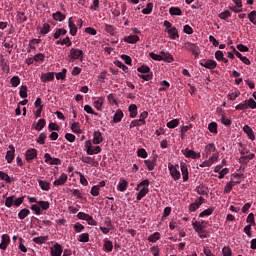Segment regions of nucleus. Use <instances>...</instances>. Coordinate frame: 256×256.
Segmentation results:
<instances>
[{
	"label": "nucleus",
	"instance_id": "f257e3e1",
	"mask_svg": "<svg viewBox=\"0 0 256 256\" xmlns=\"http://www.w3.org/2000/svg\"><path fill=\"white\" fill-rule=\"evenodd\" d=\"M234 177L237 180V182L231 180L230 182H228L226 184V186L224 187V193L227 194V193H231V191H233V187H235L236 185H239L241 184V179H243V177H245V175L243 174H235Z\"/></svg>",
	"mask_w": 256,
	"mask_h": 256
},
{
	"label": "nucleus",
	"instance_id": "f03ea898",
	"mask_svg": "<svg viewBox=\"0 0 256 256\" xmlns=\"http://www.w3.org/2000/svg\"><path fill=\"white\" fill-rule=\"evenodd\" d=\"M83 50L81 49H77V48H72L70 50V54L68 56V59L71 63H73V61H77V59L79 61H83Z\"/></svg>",
	"mask_w": 256,
	"mask_h": 256
},
{
	"label": "nucleus",
	"instance_id": "7ed1b4c3",
	"mask_svg": "<svg viewBox=\"0 0 256 256\" xmlns=\"http://www.w3.org/2000/svg\"><path fill=\"white\" fill-rule=\"evenodd\" d=\"M185 49L186 51H190V53H192V55H194L195 57H199V53H201V50H199V46L191 42L185 43Z\"/></svg>",
	"mask_w": 256,
	"mask_h": 256
},
{
	"label": "nucleus",
	"instance_id": "20e7f679",
	"mask_svg": "<svg viewBox=\"0 0 256 256\" xmlns=\"http://www.w3.org/2000/svg\"><path fill=\"white\" fill-rule=\"evenodd\" d=\"M181 153L185 155L187 159H201V153L190 150L189 148L181 150Z\"/></svg>",
	"mask_w": 256,
	"mask_h": 256
},
{
	"label": "nucleus",
	"instance_id": "39448f33",
	"mask_svg": "<svg viewBox=\"0 0 256 256\" xmlns=\"http://www.w3.org/2000/svg\"><path fill=\"white\" fill-rule=\"evenodd\" d=\"M168 169H169L170 175H171L172 179H174V181H179V179H181V172H179V170H177V167H175V165L169 163Z\"/></svg>",
	"mask_w": 256,
	"mask_h": 256
},
{
	"label": "nucleus",
	"instance_id": "423d86ee",
	"mask_svg": "<svg viewBox=\"0 0 256 256\" xmlns=\"http://www.w3.org/2000/svg\"><path fill=\"white\" fill-rule=\"evenodd\" d=\"M45 163L48 165H61V159L51 157V154H44Z\"/></svg>",
	"mask_w": 256,
	"mask_h": 256
},
{
	"label": "nucleus",
	"instance_id": "0eeeda50",
	"mask_svg": "<svg viewBox=\"0 0 256 256\" xmlns=\"http://www.w3.org/2000/svg\"><path fill=\"white\" fill-rule=\"evenodd\" d=\"M205 154H203V158L207 159V157H209V155L212 153H219L217 151V147H215V144L213 143H209L208 145L205 146Z\"/></svg>",
	"mask_w": 256,
	"mask_h": 256
},
{
	"label": "nucleus",
	"instance_id": "6e6552de",
	"mask_svg": "<svg viewBox=\"0 0 256 256\" xmlns=\"http://www.w3.org/2000/svg\"><path fill=\"white\" fill-rule=\"evenodd\" d=\"M26 161L27 163H31L33 159H36L37 157V149L35 148H30L26 151L25 153Z\"/></svg>",
	"mask_w": 256,
	"mask_h": 256
},
{
	"label": "nucleus",
	"instance_id": "1a4fd4ad",
	"mask_svg": "<svg viewBox=\"0 0 256 256\" xmlns=\"http://www.w3.org/2000/svg\"><path fill=\"white\" fill-rule=\"evenodd\" d=\"M148 171H153L157 165V156H153L152 158L144 161Z\"/></svg>",
	"mask_w": 256,
	"mask_h": 256
},
{
	"label": "nucleus",
	"instance_id": "9d476101",
	"mask_svg": "<svg viewBox=\"0 0 256 256\" xmlns=\"http://www.w3.org/2000/svg\"><path fill=\"white\" fill-rule=\"evenodd\" d=\"M50 253L52 256L63 255V246H61V244H59V243L54 244V246L51 248Z\"/></svg>",
	"mask_w": 256,
	"mask_h": 256
},
{
	"label": "nucleus",
	"instance_id": "9b49d317",
	"mask_svg": "<svg viewBox=\"0 0 256 256\" xmlns=\"http://www.w3.org/2000/svg\"><path fill=\"white\" fill-rule=\"evenodd\" d=\"M201 67H205V69H215L217 67V62L215 60H204L200 62Z\"/></svg>",
	"mask_w": 256,
	"mask_h": 256
},
{
	"label": "nucleus",
	"instance_id": "f8f14e48",
	"mask_svg": "<svg viewBox=\"0 0 256 256\" xmlns=\"http://www.w3.org/2000/svg\"><path fill=\"white\" fill-rule=\"evenodd\" d=\"M180 169L182 173L183 182L186 183V181H189V169L187 168V164L183 162L180 163Z\"/></svg>",
	"mask_w": 256,
	"mask_h": 256
},
{
	"label": "nucleus",
	"instance_id": "ddd939ff",
	"mask_svg": "<svg viewBox=\"0 0 256 256\" xmlns=\"http://www.w3.org/2000/svg\"><path fill=\"white\" fill-rule=\"evenodd\" d=\"M9 149L10 150L7 151L5 158L7 163H13V159H15V146L10 145Z\"/></svg>",
	"mask_w": 256,
	"mask_h": 256
},
{
	"label": "nucleus",
	"instance_id": "4468645a",
	"mask_svg": "<svg viewBox=\"0 0 256 256\" xmlns=\"http://www.w3.org/2000/svg\"><path fill=\"white\" fill-rule=\"evenodd\" d=\"M103 133L101 131L96 130L93 133V144L94 145H100V143H103Z\"/></svg>",
	"mask_w": 256,
	"mask_h": 256
},
{
	"label": "nucleus",
	"instance_id": "2eb2a0df",
	"mask_svg": "<svg viewBox=\"0 0 256 256\" xmlns=\"http://www.w3.org/2000/svg\"><path fill=\"white\" fill-rule=\"evenodd\" d=\"M40 79L43 83H49L55 79V72L42 73Z\"/></svg>",
	"mask_w": 256,
	"mask_h": 256
},
{
	"label": "nucleus",
	"instance_id": "dca6fc26",
	"mask_svg": "<svg viewBox=\"0 0 256 256\" xmlns=\"http://www.w3.org/2000/svg\"><path fill=\"white\" fill-rule=\"evenodd\" d=\"M9 243H11V238L9 237V235L7 234H3L2 235V240H1V243H0V249L2 251H5L9 245Z\"/></svg>",
	"mask_w": 256,
	"mask_h": 256
},
{
	"label": "nucleus",
	"instance_id": "f3484780",
	"mask_svg": "<svg viewBox=\"0 0 256 256\" xmlns=\"http://www.w3.org/2000/svg\"><path fill=\"white\" fill-rule=\"evenodd\" d=\"M160 55H161L162 61H164L165 63H173V61H175V58L169 52L160 51Z\"/></svg>",
	"mask_w": 256,
	"mask_h": 256
},
{
	"label": "nucleus",
	"instance_id": "a211bd4d",
	"mask_svg": "<svg viewBox=\"0 0 256 256\" xmlns=\"http://www.w3.org/2000/svg\"><path fill=\"white\" fill-rule=\"evenodd\" d=\"M82 163H87V165H92V167H99V162L95 161V158H91L89 156H82Z\"/></svg>",
	"mask_w": 256,
	"mask_h": 256
},
{
	"label": "nucleus",
	"instance_id": "6ab92c4d",
	"mask_svg": "<svg viewBox=\"0 0 256 256\" xmlns=\"http://www.w3.org/2000/svg\"><path fill=\"white\" fill-rule=\"evenodd\" d=\"M243 131H244V133H246L247 137H248L251 141H255V132H253V128H251V126H249V125H244Z\"/></svg>",
	"mask_w": 256,
	"mask_h": 256
},
{
	"label": "nucleus",
	"instance_id": "aec40b11",
	"mask_svg": "<svg viewBox=\"0 0 256 256\" xmlns=\"http://www.w3.org/2000/svg\"><path fill=\"white\" fill-rule=\"evenodd\" d=\"M196 192L198 193V195H208L209 187H207V185L201 183L196 187Z\"/></svg>",
	"mask_w": 256,
	"mask_h": 256
},
{
	"label": "nucleus",
	"instance_id": "412c9836",
	"mask_svg": "<svg viewBox=\"0 0 256 256\" xmlns=\"http://www.w3.org/2000/svg\"><path fill=\"white\" fill-rule=\"evenodd\" d=\"M67 179H68L67 174L62 173L61 176L53 182L54 187H59L64 183H67Z\"/></svg>",
	"mask_w": 256,
	"mask_h": 256
},
{
	"label": "nucleus",
	"instance_id": "4be33fe9",
	"mask_svg": "<svg viewBox=\"0 0 256 256\" xmlns=\"http://www.w3.org/2000/svg\"><path fill=\"white\" fill-rule=\"evenodd\" d=\"M253 159H255V154L250 153L249 155L241 156L239 158V163H241V165H247V163H249Z\"/></svg>",
	"mask_w": 256,
	"mask_h": 256
},
{
	"label": "nucleus",
	"instance_id": "5701e85b",
	"mask_svg": "<svg viewBox=\"0 0 256 256\" xmlns=\"http://www.w3.org/2000/svg\"><path fill=\"white\" fill-rule=\"evenodd\" d=\"M68 26L70 29V35H72V37H75V35H77V25H75V23L73 22V17L69 18Z\"/></svg>",
	"mask_w": 256,
	"mask_h": 256
},
{
	"label": "nucleus",
	"instance_id": "b1692460",
	"mask_svg": "<svg viewBox=\"0 0 256 256\" xmlns=\"http://www.w3.org/2000/svg\"><path fill=\"white\" fill-rule=\"evenodd\" d=\"M127 187H129V182H127V180L121 178L118 183V186H117L118 191H121V193H123V192L127 191Z\"/></svg>",
	"mask_w": 256,
	"mask_h": 256
},
{
	"label": "nucleus",
	"instance_id": "393cba45",
	"mask_svg": "<svg viewBox=\"0 0 256 256\" xmlns=\"http://www.w3.org/2000/svg\"><path fill=\"white\" fill-rule=\"evenodd\" d=\"M193 229L196 233H205V226L201 224V222L196 221L192 223Z\"/></svg>",
	"mask_w": 256,
	"mask_h": 256
},
{
	"label": "nucleus",
	"instance_id": "a878e982",
	"mask_svg": "<svg viewBox=\"0 0 256 256\" xmlns=\"http://www.w3.org/2000/svg\"><path fill=\"white\" fill-rule=\"evenodd\" d=\"M166 32L168 33L170 39H179V31H177L176 27H172L168 29Z\"/></svg>",
	"mask_w": 256,
	"mask_h": 256
},
{
	"label": "nucleus",
	"instance_id": "bb28decb",
	"mask_svg": "<svg viewBox=\"0 0 256 256\" xmlns=\"http://www.w3.org/2000/svg\"><path fill=\"white\" fill-rule=\"evenodd\" d=\"M104 29L111 37H115V33L117 32V28L115 26L111 24H104Z\"/></svg>",
	"mask_w": 256,
	"mask_h": 256
},
{
	"label": "nucleus",
	"instance_id": "cd10ccee",
	"mask_svg": "<svg viewBox=\"0 0 256 256\" xmlns=\"http://www.w3.org/2000/svg\"><path fill=\"white\" fill-rule=\"evenodd\" d=\"M33 243H36L37 245H43L49 241V236H39V237H34L32 239Z\"/></svg>",
	"mask_w": 256,
	"mask_h": 256
},
{
	"label": "nucleus",
	"instance_id": "c85d7f7f",
	"mask_svg": "<svg viewBox=\"0 0 256 256\" xmlns=\"http://www.w3.org/2000/svg\"><path fill=\"white\" fill-rule=\"evenodd\" d=\"M71 130L73 131V133H77L78 135H81V133H83V131L81 130V125L79 124V122H75V121H71Z\"/></svg>",
	"mask_w": 256,
	"mask_h": 256
},
{
	"label": "nucleus",
	"instance_id": "c756f323",
	"mask_svg": "<svg viewBox=\"0 0 256 256\" xmlns=\"http://www.w3.org/2000/svg\"><path fill=\"white\" fill-rule=\"evenodd\" d=\"M123 119V110L118 109L116 113L113 116V123H121V120Z\"/></svg>",
	"mask_w": 256,
	"mask_h": 256
},
{
	"label": "nucleus",
	"instance_id": "7c9ffc66",
	"mask_svg": "<svg viewBox=\"0 0 256 256\" xmlns=\"http://www.w3.org/2000/svg\"><path fill=\"white\" fill-rule=\"evenodd\" d=\"M103 103H105V97H99L96 101H94V107L97 111H101L103 109Z\"/></svg>",
	"mask_w": 256,
	"mask_h": 256
},
{
	"label": "nucleus",
	"instance_id": "2f4dec72",
	"mask_svg": "<svg viewBox=\"0 0 256 256\" xmlns=\"http://www.w3.org/2000/svg\"><path fill=\"white\" fill-rule=\"evenodd\" d=\"M128 111H129V113H130L131 119H135V117H137V115H138L137 105L131 104V105L128 107Z\"/></svg>",
	"mask_w": 256,
	"mask_h": 256
},
{
	"label": "nucleus",
	"instance_id": "473e14b6",
	"mask_svg": "<svg viewBox=\"0 0 256 256\" xmlns=\"http://www.w3.org/2000/svg\"><path fill=\"white\" fill-rule=\"evenodd\" d=\"M169 14L172 15V16H178L179 17V16L183 15V11L179 7H171L169 9Z\"/></svg>",
	"mask_w": 256,
	"mask_h": 256
},
{
	"label": "nucleus",
	"instance_id": "72a5a7b5",
	"mask_svg": "<svg viewBox=\"0 0 256 256\" xmlns=\"http://www.w3.org/2000/svg\"><path fill=\"white\" fill-rule=\"evenodd\" d=\"M39 187L42 189V191H49L51 189V183L44 181V180H39Z\"/></svg>",
	"mask_w": 256,
	"mask_h": 256
},
{
	"label": "nucleus",
	"instance_id": "f704fd0d",
	"mask_svg": "<svg viewBox=\"0 0 256 256\" xmlns=\"http://www.w3.org/2000/svg\"><path fill=\"white\" fill-rule=\"evenodd\" d=\"M159 239H161V233H159V232H155L148 237V241L150 243H157V241H159Z\"/></svg>",
	"mask_w": 256,
	"mask_h": 256
},
{
	"label": "nucleus",
	"instance_id": "c9c22d12",
	"mask_svg": "<svg viewBox=\"0 0 256 256\" xmlns=\"http://www.w3.org/2000/svg\"><path fill=\"white\" fill-rule=\"evenodd\" d=\"M147 193H149V188L143 187V188L139 191V193L137 194L136 199H137L138 201H141V199H143V197H145V195H147Z\"/></svg>",
	"mask_w": 256,
	"mask_h": 256
},
{
	"label": "nucleus",
	"instance_id": "e433bc0d",
	"mask_svg": "<svg viewBox=\"0 0 256 256\" xmlns=\"http://www.w3.org/2000/svg\"><path fill=\"white\" fill-rule=\"evenodd\" d=\"M105 251L111 252L113 251V242L109 239H104V245H103Z\"/></svg>",
	"mask_w": 256,
	"mask_h": 256
},
{
	"label": "nucleus",
	"instance_id": "4c0bfd02",
	"mask_svg": "<svg viewBox=\"0 0 256 256\" xmlns=\"http://www.w3.org/2000/svg\"><path fill=\"white\" fill-rule=\"evenodd\" d=\"M13 205H15V195L6 197L5 207H8L10 209V207H12Z\"/></svg>",
	"mask_w": 256,
	"mask_h": 256
},
{
	"label": "nucleus",
	"instance_id": "58836bf2",
	"mask_svg": "<svg viewBox=\"0 0 256 256\" xmlns=\"http://www.w3.org/2000/svg\"><path fill=\"white\" fill-rule=\"evenodd\" d=\"M52 17L54 21H65V14L61 13L60 11H57L56 13L52 14Z\"/></svg>",
	"mask_w": 256,
	"mask_h": 256
},
{
	"label": "nucleus",
	"instance_id": "ea45409f",
	"mask_svg": "<svg viewBox=\"0 0 256 256\" xmlns=\"http://www.w3.org/2000/svg\"><path fill=\"white\" fill-rule=\"evenodd\" d=\"M37 205H39L40 209H42V211H47V209H49V207H51V203H49V201H38Z\"/></svg>",
	"mask_w": 256,
	"mask_h": 256
},
{
	"label": "nucleus",
	"instance_id": "a19ab883",
	"mask_svg": "<svg viewBox=\"0 0 256 256\" xmlns=\"http://www.w3.org/2000/svg\"><path fill=\"white\" fill-rule=\"evenodd\" d=\"M139 79L144 81H151L153 79V72H146V74H138Z\"/></svg>",
	"mask_w": 256,
	"mask_h": 256
},
{
	"label": "nucleus",
	"instance_id": "79ce46f5",
	"mask_svg": "<svg viewBox=\"0 0 256 256\" xmlns=\"http://www.w3.org/2000/svg\"><path fill=\"white\" fill-rule=\"evenodd\" d=\"M0 179L2 181H6V183H13V179L11 177H9V174L0 171Z\"/></svg>",
	"mask_w": 256,
	"mask_h": 256
},
{
	"label": "nucleus",
	"instance_id": "37998d69",
	"mask_svg": "<svg viewBox=\"0 0 256 256\" xmlns=\"http://www.w3.org/2000/svg\"><path fill=\"white\" fill-rule=\"evenodd\" d=\"M124 41H125L126 43H131V44L137 43V41H139V36H137V35H130V36H127V37L124 39Z\"/></svg>",
	"mask_w": 256,
	"mask_h": 256
},
{
	"label": "nucleus",
	"instance_id": "c03bdc74",
	"mask_svg": "<svg viewBox=\"0 0 256 256\" xmlns=\"http://www.w3.org/2000/svg\"><path fill=\"white\" fill-rule=\"evenodd\" d=\"M80 243H89V233H82L78 236Z\"/></svg>",
	"mask_w": 256,
	"mask_h": 256
},
{
	"label": "nucleus",
	"instance_id": "a18cd8bd",
	"mask_svg": "<svg viewBox=\"0 0 256 256\" xmlns=\"http://www.w3.org/2000/svg\"><path fill=\"white\" fill-rule=\"evenodd\" d=\"M160 85H161V87L159 88L160 93L163 91H167V89L171 87V84L167 80L160 82Z\"/></svg>",
	"mask_w": 256,
	"mask_h": 256
},
{
	"label": "nucleus",
	"instance_id": "49530a36",
	"mask_svg": "<svg viewBox=\"0 0 256 256\" xmlns=\"http://www.w3.org/2000/svg\"><path fill=\"white\" fill-rule=\"evenodd\" d=\"M10 83L12 87H19V85L21 84V78H19V76H13L10 79Z\"/></svg>",
	"mask_w": 256,
	"mask_h": 256
},
{
	"label": "nucleus",
	"instance_id": "de8ad7c7",
	"mask_svg": "<svg viewBox=\"0 0 256 256\" xmlns=\"http://www.w3.org/2000/svg\"><path fill=\"white\" fill-rule=\"evenodd\" d=\"M219 19H222L223 21H227L229 17H231V12L229 10H225L224 12H221L218 14Z\"/></svg>",
	"mask_w": 256,
	"mask_h": 256
},
{
	"label": "nucleus",
	"instance_id": "09e8293b",
	"mask_svg": "<svg viewBox=\"0 0 256 256\" xmlns=\"http://www.w3.org/2000/svg\"><path fill=\"white\" fill-rule=\"evenodd\" d=\"M45 125H47V121H45V119L38 120L37 125L35 127L36 131H42Z\"/></svg>",
	"mask_w": 256,
	"mask_h": 256
},
{
	"label": "nucleus",
	"instance_id": "8fccbe9b",
	"mask_svg": "<svg viewBox=\"0 0 256 256\" xmlns=\"http://www.w3.org/2000/svg\"><path fill=\"white\" fill-rule=\"evenodd\" d=\"M67 77V70L64 68L61 72L56 73V79L59 81L60 79L62 81H65V78Z\"/></svg>",
	"mask_w": 256,
	"mask_h": 256
},
{
	"label": "nucleus",
	"instance_id": "3c124183",
	"mask_svg": "<svg viewBox=\"0 0 256 256\" xmlns=\"http://www.w3.org/2000/svg\"><path fill=\"white\" fill-rule=\"evenodd\" d=\"M143 15H151L153 13V3H148L146 8L142 10Z\"/></svg>",
	"mask_w": 256,
	"mask_h": 256
},
{
	"label": "nucleus",
	"instance_id": "603ef678",
	"mask_svg": "<svg viewBox=\"0 0 256 256\" xmlns=\"http://www.w3.org/2000/svg\"><path fill=\"white\" fill-rule=\"evenodd\" d=\"M41 43V39H32L29 42V49H28V53H31V49L35 50V45Z\"/></svg>",
	"mask_w": 256,
	"mask_h": 256
},
{
	"label": "nucleus",
	"instance_id": "864d4df0",
	"mask_svg": "<svg viewBox=\"0 0 256 256\" xmlns=\"http://www.w3.org/2000/svg\"><path fill=\"white\" fill-rule=\"evenodd\" d=\"M213 211H215V209L213 208H208L206 210H203L200 214L199 217L203 218V217H209V215H213Z\"/></svg>",
	"mask_w": 256,
	"mask_h": 256
},
{
	"label": "nucleus",
	"instance_id": "5fc2aeb1",
	"mask_svg": "<svg viewBox=\"0 0 256 256\" xmlns=\"http://www.w3.org/2000/svg\"><path fill=\"white\" fill-rule=\"evenodd\" d=\"M166 125L168 129H175V127H179V119H173L169 121Z\"/></svg>",
	"mask_w": 256,
	"mask_h": 256
},
{
	"label": "nucleus",
	"instance_id": "6e6d98bb",
	"mask_svg": "<svg viewBox=\"0 0 256 256\" xmlns=\"http://www.w3.org/2000/svg\"><path fill=\"white\" fill-rule=\"evenodd\" d=\"M29 213H31V211H29L27 208H24L18 213V217L19 219H25L29 216Z\"/></svg>",
	"mask_w": 256,
	"mask_h": 256
},
{
	"label": "nucleus",
	"instance_id": "4d7b16f0",
	"mask_svg": "<svg viewBox=\"0 0 256 256\" xmlns=\"http://www.w3.org/2000/svg\"><path fill=\"white\" fill-rule=\"evenodd\" d=\"M99 153H101V146H94L88 151L87 155H97Z\"/></svg>",
	"mask_w": 256,
	"mask_h": 256
},
{
	"label": "nucleus",
	"instance_id": "13d9d810",
	"mask_svg": "<svg viewBox=\"0 0 256 256\" xmlns=\"http://www.w3.org/2000/svg\"><path fill=\"white\" fill-rule=\"evenodd\" d=\"M45 139H47V134L45 132L40 133L39 137L36 139L39 145H45Z\"/></svg>",
	"mask_w": 256,
	"mask_h": 256
},
{
	"label": "nucleus",
	"instance_id": "bf43d9fd",
	"mask_svg": "<svg viewBox=\"0 0 256 256\" xmlns=\"http://www.w3.org/2000/svg\"><path fill=\"white\" fill-rule=\"evenodd\" d=\"M60 35H67V30L63 28L56 29V32L54 33V39H59Z\"/></svg>",
	"mask_w": 256,
	"mask_h": 256
},
{
	"label": "nucleus",
	"instance_id": "052dcab7",
	"mask_svg": "<svg viewBox=\"0 0 256 256\" xmlns=\"http://www.w3.org/2000/svg\"><path fill=\"white\" fill-rule=\"evenodd\" d=\"M223 256H233V250H231V247L224 246L222 249Z\"/></svg>",
	"mask_w": 256,
	"mask_h": 256
},
{
	"label": "nucleus",
	"instance_id": "680f3d73",
	"mask_svg": "<svg viewBox=\"0 0 256 256\" xmlns=\"http://www.w3.org/2000/svg\"><path fill=\"white\" fill-rule=\"evenodd\" d=\"M248 19L250 21V23H252L253 25H256V11H251L249 14H248Z\"/></svg>",
	"mask_w": 256,
	"mask_h": 256
},
{
	"label": "nucleus",
	"instance_id": "e2e57ef3",
	"mask_svg": "<svg viewBox=\"0 0 256 256\" xmlns=\"http://www.w3.org/2000/svg\"><path fill=\"white\" fill-rule=\"evenodd\" d=\"M246 101L247 109H256V102L253 100V98H250Z\"/></svg>",
	"mask_w": 256,
	"mask_h": 256
},
{
	"label": "nucleus",
	"instance_id": "0e129e2a",
	"mask_svg": "<svg viewBox=\"0 0 256 256\" xmlns=\"http://www.w3.org/2000/svg\"><path fill=\"white\" fill-rule=\"evenodd\" d=\"M209 163L213 165V163H217L219 161V152L213 153L212 156L208 159Z\"/></svg>",
	"mask_w": 256,
	"mask_h": 256
},
{
	"label": "nucleus",
	"instance_id": "69168bd1",
	"mask_svg": "<svg viewBox=\"0 0 256 256\" xmlns=\"http://www.w3.org/2000/svg\"><path fill=\"white\" fill-rule=\"evenodd\" d=\"M137 71H138V73H150L151 68L149 66L142 65V66L137 68Z\"/></svg>",
	"mask_w": 256,
	"mask_h": 256
},
{
	"label": "nucleus",
	"instance_id": "338daca9",
	"mask_svg": "<svg viewBox=\"0 0 256 256\" xmlns=\"http://www.w3.org/2000/svg\"><path fill=\"white\" fill-rule=\"evenodd\" d=\"M20 97L22 99H27V86L23 85L20 88Z\"/></svg>",
	"mask_w": 256,
	"mask_h": 256
},
{
	"label": "nucleus",
	"instance_id": "774afa93",
	"mask_svg": "<svg viewBox=\"0 0 256 256\" xmlns=\"http://www.w3.org/2000/svg\"><path fill=\"white\" fill-rule=\"evenodd\" d=\"M208 130L210 131V133H217V124H216V122H211L208 125Z\"/></svg>",
	"mask_w": 256,
	"mask_h": 256
}]
</instances>
